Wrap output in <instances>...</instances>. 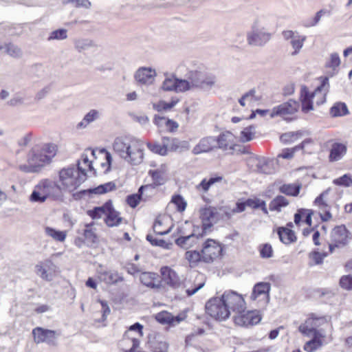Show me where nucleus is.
<instances>
[{
	"label": "nucleus",
	"instance_id": "f257e3e1",
	"mask_svg": "<svg viewBox=\"0 0 352 352\" xmlns=\"http://www.w3.org/2000/svg\"><path fill=\"white\" fill-rule=\"evenodd\" d=\"M114 151L123 160L132 165L140 164L144 157L141 142L131 137H119L115 139Z\"/></svg>",
	"mask_w": 352,
	"mask_h": 352
},
{
	"label": "nucleus",
	"instance_id": "f03ea898",
	"mask_svg": "<svg viewBox=\"0 0 352 352\" xmlns=\"http://www.w3.org/2000/svg\"><path fill=\"white\" fill-rule=\"evenodd\" d=\"M87 179L86 168L81 163L75 168L74 166L60 169L58 172V180L56 182L60 188V193L63 190L73 192L76 190Z\"/></svg>",
	"mask_w": 352,
	"mask_h": 352
},
{
	"label": "nucleus",
	"instance_id": "7ed1b4c3",
	"mask_svg": "<svg viewBox=\"0 0 352 352\" xmlns=\"http://www.w3.org/2000/svg\"><path fill=\"white\" fill-rule=\"evenodd\" d=\"M185 78L190 80L194 89L210 91L214 87L217 81L215 75L208 72L202 66L186 68Z\"/></svg>",
	"mask_w": 352,
	"mask_h": 352
},
{
	"label": "nucleus",
	"instance_id": "20e7f679",
	"mask_svg": "<svg viewBox=\"0 0 352 352\" xmlns=\"http://www.w3.org/2000/svg\"><path fill=\"white\" fill-rule=\"evenodd\" d=\"M60 197V188L56 182L48 179L41 180L34 188L30 196L32 202L43 203L47 198L57 199Z\"/></svg>",
	"mask_w": 352,
	"mask_h": 352
},
{
	"label": "nucleus",
	"instance_id": "39448f33",
	"mask_svg": "<svg viewBox=\"0 0 352 352\" xmlns=\"http://www.w3.org/2000/svg\"><path fill=\"white\" fill-rule=\"evenodd\" d=\"M26 161L27 164H20L18 167L19 170L25 173H38L50 164L38 144L34 146L28 151Z\"/></svg>",
	"mask_w": 352,
	"mask_h": 352
},
{
	"label": "nucleus",
	"instance_id": "423d86ee",
	"mask_svg": "<svg viewBox=\"0 0 352 352\" xmlns=\"http://www.w3.org/2000/svg\"><path fill=\"white\" fill-rule=\"evenodd\" d=\"M271 36V34L261 27L258 21L256 20L252 24V30L247 33V41L250 45L263 46L270 40Z\"/></svg>",
	"mask_w": 352,
	"mask_h": 352
},
{
	"label": "nucleus",
	"instance_id": "0eeeda50",
	"mask_svg": "<svg viewBox=\"0 0 352 352\" xmlns=\"http://www.w3.org/2000/svg\"><path fill=\"white\" fill-rule=\"evenodd\" d=\"M230 314L232 311L241 314L245 310V302L243 296L232 290L226 291L221 297Z\"/></svg>",
	"mask_w": 352,
	"mask_h": 352
},
{
	"label": "nucleus",
	"instance_id": "6e6552de",
	"mask_svg": "<svg viewBox=\"0 0 352 352\" xmlns=\"http://www.w3.org/2000/svg\"><path fill=\"white\" fill-rule=\"evenodd\" d=\"M205 308L206 313L216 320H224L230 316V312L221 298L210 299L206 302Z\"/></svg>",
	"mask_w": 352,
	"mask_h": 352
},
{
	"label": "nucleus",
	"instance_id": "1a4fd4ad",
	"mask_svg": "<svg viewBox=\"0 0 352 352\" xmlns=\"http://www.w3.org/2000/svg\"><path fill=\"white\" fill-rule=\"evenodd\" d=\"M32 333L36 344L45 342L52 346H56L58 344L57 338L60 333L56 331L37 327L33 329Z\"/></svg>",
	"mask_w": 352,
	"mask_h": 352
},
{
	"label": "nucleus",
	"instance_id": "9d476101",
	"mask_svg": "<svg viewBox=\"0 0 352 352\" xmlns=\"http://www.w3.org/2000/svg\"><path fill=\"white\" fill-rule=\"evenodd\" d=\"M223 248L221 245L212 239H208L201 249L202 261L211 263L218 258L222 253Z\"/></svg>",
	"mask_w": 352,
	"mask_h": 352
},
{
	"label": "nucleus",
	"instance_id": "9b49d317",
	"mask_svg": "<svg viewBox=\"0 0 352 352\" xmlns=\"http://www.w3.org/2000/svg\"><path fill=\"white\" fill-rule=\"evenodd\" d=\"M35 270L41 278L50 282L56 276L58 267L51 260L47 259L36 264Z\"/></svg>",
	"mask_w": 352,
	"mask_h": 352
},
{
	"label": "nucleus",
	"instance_id": "f8f14e48",
	"mask_svg": "<svg viewBox=\"0 0 352 352\" xmlns=\"http://www.w3.org/2000/svg\"><path fill=\"white\" fill-rule=\"evenodd\" d=\"M282 35L285 41L289 42L293 49V52L291 54L292 56L298 54L306 41V36L301 35L297 31L293 30H284L282 32Z\"/></svg>",
	"mask_w": 352,
	"mask_h": 352
},
{
	"label": "nucleus",
	"instance_id": "ddd939ff",
	"mask_svg": "<svg viewBox=\"0 0 352 352\" xmlns=\"http://www.w3.org/2000/svg\"><path fill=\"white\" fill-rule=\"evenodd\" d=\"M201 218L202 221V232L206 234L208 230L216 223L220 218V214L217 208L208 207L201 210Z\"/></svg>",
	"mask_w": 352,
	"mask_h": 352
},
{
	"label": "nucleus",
	"instance_id": "4468645a",
	"mask_svg": "<svg viewBox=\"0 0 352 352\" xmlns=\"http://www.w3.org/2000/svg\"><path fill=\"white\" fill-rule=\"evenodd\" d=\"M299 109L298 102L294 100H289L276 107H274L270 111V117L275 116L285 117L288 115H292L298 111Z\"/></svg>",
	"mask_w": 352,
	"mask_h": 352
},
{
	"label": "nucleus",
	"instance_id": "2eb2a0df",
	"mask_svg": "<svg viewBox=\"0 0 352 352\" xmlns=\"http://www.w3.org/2000/svg\"><path fill=\"white\" fill-rule=\"evenodd\" d=\"M234 317V323L242 327H248L258 324L261 318L256 311H248L236 314Z\"/></svg>",
	"mask_w": 352,
	"mask_h": 352
},
{
	"label": "nucleus",
	"instance_id": "dca6fc26",
	"mask_svg": "<svg viewBox=\"0 0 352 352\" xmlns=\"http://www.w3.org/2000/svg\"><path fill=\"white\" fill-rule=\"evenodd\" d=\"M157 74L155 69L151 67H140L135 75V80L142 85H150L153 83Z\"/></svg>",
	"mask_w": 352,
	"mask_h": 352
},
{
	"label": "nucleus",
	"instance_id": "f3484780",
	"mask_svg": "<svg viewBox=\"0 0 352 352\" xmlns=\"http://www.w3.org/2000/svg\"><path fill=\"white\" fill-rule=\"evenodd\" d=\"M349 231L345 226L335 227L331 232V241L335 243L337 248L345 246L348 243Z\"/></svg>",
	"mask_w": 352,
	"mask_h": 352
},
{
	"label": "nucleus",
	"instance_id": "a211bd4d",
	"mask_svg": "<svg viewBox=\"0 0 352 352\" xmlns=\"http://www.w3.org/2000/svg\"><path fill=\"white\" fill-rule=\"evenodd\" d=\"M205 234L203 232L201 233L192 232L188 236L176 238L175 243L179 248L188 250L195 246Z\"/></svg>",
	"mask_w": 352,
	"mask_h": 352
},
{
	"label": "nucleus",
	"instance_id": "6ab92c4d",
	"mask_svg": "<svg viewBox=\"0 0 352 352\" xmlns=\"http://www.w3.org/2000/svg\"><path fill=\"white\" fill-rule=\"evenodd\" d=\"M162 280L173 288H177L181 285V280L177 274L170 267L164 266L160 269Z\"/></svg>",
	"mask_w": 352,
	"mask_h": 352
},
{
	"label": "nucleus",
	"instance_id": "aec40b11",
	"mask_svg": "<svg viewBox=\"0 0 352 352\" xmlns=\"http://www.w3.org/2000/svg\"><path fill=\"white\" fill-rule=\"evenodd\" d=\"M215 148H217L216 138L208 136L201 138L193 148L192 152L195 155H199L202 153L210 152Z\"/></svg>",
	"mask_w": 352,
	"mask_h": 352
},
{
	"label": "nucleus",
	"instance_id": "412c9836",
	"mask_svg": "<svg viewBox=\"0 0 352 352\" xmlns=\"http://www.w3.org/2000/svg\"><path fill=\"white\" fill-rule=\"evenodd\" d=\"M324 322V318H309L299 326L298 331L304 336L310 337L312 331L318 329L322 324V322Z\"/></svg>",
	"mask_w": 352,
	"mask_h": 352
},
{
	"label": "nucleus",
	"instance_id": "4be33fe9",
	"mask_svg": "<svg viewBox=\"0 0 352 352\" xmlns=\"http://www.w3.org/2000/svg\"><path fill=\"white\" fill-rule=\"evenodd\" d=\"M216 140L217 148L223 151L234 150V146H236L235 137L230 131L221 133L217 138H216Z\"/></svg>",
	"mask_w": 352,
	"mask_h": 352
},
{
	"label": "nucleus",
	"instance_id": "5701e85b",
	"mask_svg": "<svg viewBox=\"0 0 352 352\" xmlns=\"http://www.w3.org/2000/svg\"><path fill=\"white\" fill-rule=\"evenodd\" d=\"M99 277L102 281L108 285H116L124 280L122 274L112 270L100 272Z\"/></svg>",
	"mask_w": 352,
	"mask_h": 352
},
{
	"label": "nucleus",
	"instance_id": "b1692460",
	"mask_svg": "<svg viewBox=\"0 0 352 352\" xmlns=\"http://www.w3.org/2000/svg\"><path fill=\"white\" fill-rule=\"evenodd\" d=\"M270 291V285L267 283H258L253 288L251 295L252 300L260 298L262 300H269V292Z\"/></svg>",
	"mask_w": 352,
	"mask_h": 352
},
{
	"label": "nucleus",
	"instance_id": "393cba45",
	"mask_svg": "<svg viewBox=\"0 0 352 352\" xmlns=\"http://www.w3.org/2000/svg\"><path fill=\"white\" fill-rule=\"evenodd\" d=\"M140 280L144 285L152 289L160 288L161 286L156 273L142 272L140 275Z\"/></svg>",
	"mask_w": 352,
	"mask_h": 352
},
{
	"label": "nucleus",
	"instance_id": "a878e982",
	"mask_svg": "<svg viewBox=\"0 0 352 352\" xmlns=\"http://www.w3.org/2000/svg\"><path fill=\"white\" fill-rule=\"evenodd\" d=\"M167 171V166L166 164H162L155 170H150L148 175L152 177L153 182L155 185L162 186L166 181V175Z\"/></svg>",
	"mask_w": 352,
	"mask_h": 352
},
{
	"label": "nucleus",
	"instance_id": "bb28decb",
	"mask_svg": "<svg viewBox=\"0 0 352 352\" xmlns=\"http://www.w3.org/2000/svg\"><path fill=\"white\" fill-rule=\"evenodd\" d=\"M346 153V146L342 144L336 142L331 146L329 154V161L336 162L340 160Z\"/></svg>",
	"mask_w": 352,
	"mask_h": 352
},
{
	"label": "nucleus",
	"instance_id": "cd10ccee",
	"mask_svg": "<svg viewBox=\"0 0 352 352\" xmlns=\"http://www.w3.org/2000/svg\"><path fill=\"white\" fill-rule=\"evenodd\" d=\"M170 141V138L167 137H164L162 138V144H160L157 142L154 143H147V147L148 149L154 153L159 154L160 155H166L168 151V143Z\"/></svg>",
	"mask_w": 352,
	"mask_h": 352
},
{
	"label": "nucleus",
	"instance_id": "c85d7f7f",
	"mask_svg": "<svg viewBox=\"0 0 352 352\" xmlns=\"http://www.w3.org/2000/svg\"><path fill=\"white\" fill-rule=\"evenodd\" d=\"M148 344L153 352H167L168 348V344L160 336L149 338Z\"/></svg>",
	"mask_w": 352,
	"mask_h": 352
},
{
	"label": "nucleus",
	"instance_id": "c756f323",
	"mask_svg": "<svg viewBox=\"0 0 352 352\" xmlns=\"http://www.w3.org/2000/svg\"><path fill=\"white\" fill-rule=\"evenodd\" d=\"M119 212L116 211L111 203V206L109 209H107L106 213V218L104 219L106 224L109 227H114L120 225L122 221V218L120 217Z\"/></svg>",
	"mask_w": 352,
	"mask_h": 352
},
{
	"label": "nucleus",
	"instance_id": "7c9ffc66",
	"mask_svg": "<svg viewBox=\"0 0 352 352\" xmlns=\"http://www.w3.org/2000/svg\"><path fill=\"white\" fill-rule=\"evenodd\" d=\"M154 182L151 184L144 185L139 188L138 192L140 193L142 201H149L155 195H156L157 190V187Z\"/></svg>",
	"mask_w": 352,
	"mask_h": 352
},
{
	"label": "nucleus",
	"instance_id": "2f4dec72",
	"mask_svg": "<svg viewBox=\"0 0 352 352\" xmlns=\"http://www.w3.org/2000/svg\"><path fill=\"white\" fill-rule=\"evenodd\" d=\"M100 117V113L97 109H91L87 112L83 119L77 124L78 129H85L89 124L98 120Z\"/></svg>",
	"mask_w": 352,
	"mask_h": 352
},
{
	"label": "nucleus",
	"instance_id": "473e14b6",
	"mask_svg": "<svg viewBox=\"0 0 352 352\" xmlns=\"http://www.w3.org/2000/svg\"><path fill=\"white\" fill-rule=\"evenodd\" d=\"M278 234L280 240L285 244H290L296 239L294 232L286 228H279L278 229Z\"/></svg>",
	"mask_w": 352,
	"mask_h": 352
},
{
	"label": "nucleus",
	"instance_id": "72a5a7b5",
	"mask_svg": "<svg viewBox=\"0 0 352 352\" xmlns=\"http://www.w3.org/2000/svg\"><path fill=\"white\" fill-rule=\"evenodd\" d=\"M314 96L310 94L305 87L302 89L301 91V102L302 111L307 113L313 109V102L311 98Z\"/></svg>",
	"mask_w": 352,
	"mask_h": 352
},
{
	"label": "nucleus",
	"instance_id": "f704fd0d",
	"mask_svg": "<svg viewBox=\"0 0 352 352\" xmlns=\"http://www.w3.org/2000/svg\"><path fill=\"white\" fill-rule=\"evenodd\" d=\"M74 44L76 50L78 52H82L96 46L94 41L86 38H76L74 41Z\"/></svg>",
	"mask_w": 352,
	"mask_h": 352
},
{
	"label": "nucleus",
	"instance_id": "c9c22d12",
	"mask_svg": "<svg viewBox=\"0 0 352 352\" xmlns=\"http://www.w3.org/2000/svg\"><path fill=\"white\" fill-rule=\"evenodd\" d=\"M310 143H311V140L306 139L300 144L295 146L294 148L284 149L281 153L278 155V157H281L283 159H291L293 157L294 153L296 151L303 149L306 144Z\"/></svg>",
	"mask_w": 352,
	"mask_h": 352
},
{
	"label": "nucleus",
	"instance_id": "e433bc0d",
	"mask_svg": "<svg viewBox=\"0 0 352 352\" xmlns=\"http://www.w3.org/2000/svg\"><path fill=\"white\" fill-rule=\"evenodd\" d=\"M111 206V201H107L102 206L95 207L93 210H89L87 213L93 219H100L106 214L107 209Z\"/></svg>",
	"mask_w": 352,
	"mask_h": 352
},
{
	"label": "nucleus",
	"instance_id": "4c0bfd02",
	"mask_svg": "<svg viewBox=\"0 0 352 352\" xmlns=\"http://www.w3.org/2000/svg\"><path fill=\"white\" fill-rule=\"evenodd\" d=\"M192 232H197V230L193 224L188 221H186L184 223L179 226L176 230V234L178 237L188 236V234H190Z\"/></svg>",
	"mask_w": 352,
	"mask_h": 352
},
{
	"label": "nucleus",
	"instance_id": "58836bf2",
	"mask_svg": "<svg viewBox=\"0 0 352 352\" xmlns=\"http://www.w3.org/2000/svg\"><path fill=\"white\" fill-rule=\"evenodd\" d=\"M289 204V201L282 195H278L270 203L269 208L272 211H280L281 208Z\"/></svg>",
	"mask_w": 352,
	"mask_h": 352
},
{
	"label": "nucleus",
	"instance_id": "ea45409f",
	"mask_svg": "<svg viewBox=\"0 0 352 352\" xmlns=\"http://www.w3.org/2000/svg\"><path fill=\"white\" fill-rule=\"evenodd\" d=\"M40 148L44 155L46 156L49 163H50L52 158L56 155L58 149L57 145L54 143H47L40 145Z\"/></svg>",
	"mask_w": 352,
	"mask_h": 352
},
{
	"label": "nucleus",
	"instance_id": "a19ab883",
	"mask_svg": "<svg viewBox=\"0 0 352 352\" xmlns=\"http://www.w3.org/2000/svg\"><path fill=\"white\" fill-rule=\"evenodd\" d=\"M300 188L301 185L300 184H288L280 186L279 191L283 194L295 197L299 194Z\"/></svg>",
	"mask_w": 352,
	"mask_h": 352
},
{
	"label": "nucleus",
	"instance_id": "79ce46f5",
	"mask_svg": "<svg viewBox=\"0 0 352 352\" xmlns=\"http://www.w3.org/2000/svg\"><path fill=\"white\" fill-rule=\"evenodd\" d=\"M96 151L94 150H91L90 148L87 149L80 157V159L78 161L77 165L79 163H81L82 167L86 168L87 170H94L92 166V162L89 159V154L91 155L94 157Z\"/></svg>",
	"mask_w": 352,
	"mask_h": 352
},
{
	"label": "nucleus",
	"instance_id": "37998d69",
	"mask_svg": "<svg viewBox=\"0 0 352 352\" xmlns=\"http://www.w3.org/2000/svg\"><path fill=\"white\" fill-rule=\"evenodd\" d=\"M271 165L272 162L265 158L258 159L256 164V171L263 174H271L273 173Z\"/></svg>",
	"mask_w": 352,
	"mask_h": 352
},
{
	"label": "nucleus",
	"instance_id": "c03bdc74",
	"mask_svg": "<svg viewBox=\"0 0 352 352\" xmlns=\"http://www.w3.org/2000/svg\"><path fill=\"white\" fill-rule=\"evenodd\" d=\"M45 232L47 236L59 242H63L67 236V232L65 231L56 230L50 227H45Z\"/></svg>",
	"mask_w": 352,
	"mask_h": 352
},
{
	"label": "nucleus",
	"instance_id": "a18cd8bd",
	"mask_svg": "<svg viewBox=\"0 0 352 352\" xmlns=\"http://www.w3.org/2000/svg\"><path fill=\"white\" fill-rule=\"evenodd\" d=\"M330 113L333 117L343 116L349 113V110L344 103L338 102L331 108Z\"/></svg>",
	"mask_w": 352,
	"mask_h": 352
},
{
	"label": "nucleus",
	"instance_id": "49530a36",
	"mask_svg": "<svg viewBox=\"0 0 352 352\" xmlns=\"http://www.w3.org/2000/svg\"><path fill=\"white\" fill-rule=\"evenodd\" d=\"M176 82L175 92H185L194 89L190 80H188L186 78L184 79L177 78Z\"/></svg>",
	"mask_w": 352,
	"mask_h": 352
},
{
	"label": "nucleus",
	"instance_id": "de8ad7c7",
	"mask_svg": "<svg viewBox=\"0 0 352 352\" xmlns=\"http://www.w3.org/2000/svg\"><path fill=\"white\" fill-rule=\"evenodd\" d=\"M116 188V184L113 182H107L101 184L96 188L89 190V192L94 194H104L115 190Z\"/></svg>",
	"mask_w": 352,
	"mask_h": 352
},
{
	"label": "nucleus",
	"instance_id": "09e8293b",
	"mask_svg": "<svg viewBox=\"0 0 352 352\" xmlns=\"http://www.w3.org/2000/svg\"><path fill=\"white\" fill-rule=\"evenodd\" d=\"M327 256L326 252H320L318 251H313L309 254L310 259V265H320L323 263L324 258Z\"/></svg>",
	"mask_w": 352,
	"mask_h": 352
},
{
	"label": "nucleus",
	"instance_id": "8fccbe9b",
	"mask_svg": "<svg viewBox=\"0 0 352 352\" xmlns=\"http://www.w3.org/2000/svg\"><path fill=\"white\" fill-rule=\"evenodd\" d=\"M329 192L330 188H328L323 191L319 196L316 198L314 204L318 206L320 210H324L329 208L327 200L326 199V197L329 195Z\"/></svg>",
	"mask_w": 352,
	"mask_h": 352
},
{
	"label": "nucleus",
	"instance_id": "3c124183",
	"mask_svg": "<svg viewBox=\"0 0 352 352\" xmlns=\"http://www.w3.org/2000/svg\"><path fill=\"white\" fill-rule=\"evenodd\" d=\"M205 285V280L202 276H198L196 277L194 286L192 288H188L186 290L188 296H191L201 289Z\"/></svg>",
	"mask_w": 352,
	"mask_h": 352
},
{
	"label": "nucleus",
	"instance_id": "603ef678",
	"mask_svg": "<svg viewBox=\"0 0 352 352\" xmlns=\"http://www.w3.org/2000/svg\"><path fill=\"white\" fill-rule=\"evenodd\" d=\"M327 12L325 10H319L318 12H316V15L314 17L306 19L303 22V25L305 28H310L316 25L320 21L322 16H323Z\"/></svg>",
	"mask_w": 352,
	"mask_h": 352
},
{
	"label": "nucleus",
	"instance_id": "864d4df0",
	"mask_svg": "<svg viewBox=\"0 0 352 352\" xmlns=\"http://www.w3.org/2000/svg\"><path fill=\"white\" fill-rule=\"evenodd\" d=\"M92 223L85 225V229L83 232V235L87 243L93 244L97 241V236L95 232L91 228Z\"/></svg>",
	"mask_w": 352,
	"mask_h": 352
},
{
	"label": "nucleus",
	"instance_id": "5fc2aeb1",
	"mask_svg": "<svg viewBox=\"0 0 352 352\" xmlns=\"http://www.w3.org/2000/svg\"><path fill=\"white\" fill-rule=\"evenodd\" d=\"M185 258L190 263L196 264L202 261V252H199L196 250L186 251L185 253Z\"/></svg>",
	"mask_w": 352,
	"mask_h": 352
},
{
	"label": "nucleus",
	"instance_id": "6e6d98bb",
	"mask_svg": "<svg viewBox=\"0 0 352 352\" xmlns=\"http://www.w3.org/2000/svg\"><path fill=\"white\" fill-rule=\"evenodd\" d=\"M6 52L13 58H20L22 56V51L17 45L9 43L4 45Z\"/></svg>",
	"mask_w": 352,
	"mask_h": 352
},
{
	"label": "nucleus",
	"instance_id": "4d7b16f0",
	"mask_svg": "<svg viewBox=\"0 0 352 352\" xmlns=\"http://www.w3.org/2000/svg\"><path fill=\"white\" fill-rule=\"evenodd\" d=\"M67 38V30L66 29H58L52 31L48 38L47 41H51L54 40L62 41Z\"/></svg>",
	"mask_w": 352,
	"mask_h": 352
},
{
	"label": "nucleus",
	"instance_id": "13d9d810",
	"mask_svg": "<svg viewBox=\"0 0 352 352\" xmlns=\"http://www.w3.org/2000/svg\"><path fill=\"white\" fill-rule=\"evenodd\" d=\"M322 345L323 340H316L311 339L305 344L303 349L307 352H315L316 351L321 348Z\"/></svg>",
	"mask_w": 352,
	"mask_h": 352
},
{
	"label": "nucleus",
	"instance_id": "bf43d9fd",
	"mask_svg": "<svg viewBox=\"0 0 352 352\" xmlns=\"http://www.w3.org/2000/svg\"><path fill=\"white\" fill-rule=\"evenodd\" d=\"M127 333H128L126 332L124 334V338L121 341L120 344L124 345L126 344H131V347L129 349H125L124 352H135V349L137 347H138L140 342H139L138 339L135 338H126Z\"/></svg>",
	"mask_w": 352,
	"mask_h": 352
},
{
	"label": "nucleus",
	"instance_id": "052dcab7",
	"mask_svg": "<svg viewBox=\"0 0 352 352\" xmlns=\"http://www.w3.org/2000/svg\"><path fill=\"white\" fill-rule=\"evenodd\" d=\"M255 127L250 126L241 131V140L243 142H246L252 140L254 136Z\"/></svg>",
	"mask_w": 352,
	"mask_h": 352
},
{
	"label": "nucleus",
	"instance_id": "680f3d73",
	"mask_svg": "<svg viewBox=\"0 0 352 352\" xmlns=\"http://www.w3.org/2000/svg\"><path fill=\"white\" fill-rule=\"evenodd\" d=\"M177 101L166 102L165 101L160 100L157 103H153V108L159 112L162 111H168L172 109L177 104Z\"/></svg>",
	"mask_w": 352,
	"mask_h": 352
},
{
	"label": "nucleus",
	"instance_id": "e2e57ef3",
	"mask_svg": "<svg viewBox=\"0 0 352 352\" xmlns=\"http://www.w3.org/2000/svg\"><path fill=\"white\" fill-rule=\"evenodd\" d=\"M176 78H177L167 76L162 82V89L166 91H175Z\"/></svg>",
	"mask_w": 352,
	"mask_h": 352
},
{
	"label": "nucleus",
	"instance_id": "0e129e2a",
	"mask_svg": "<svg viewBox=\"0 0 352 352\" xmlns=\"http://www.w3.org/2000/svg\"><path fill=\"white\" fill-rule=\"evenodd\" d=\"M333 183L337 186L350 187L352 186V178L349 174H344L340 177L335 179Z\"/></svg>",
	"mask_w": 352,
	"mask_h": 352
},
{
	"label": "nucleus",
	"instance_id": "69168bd1",
	"mask_svg": "<svg viewBox=\"0 0 352 352\" xmlns=\"http://www.w3.org/2000/svg\"><path fill=\"white\" fill-rule=\"evenodd\" d=\"M146 239L148 241L153 245L162 247L166 249H169L170 246L172 245L171 243H167L163 239H158L154 237L151 234H147Z\"/></svg>",
	"mask_w": 352,
	"mask_h": 352
},
{
	"label": "nucleus",
	"instance_id": "338daca9",
	"mask_svg": "<svg viewBox=\"0 0 352 352\" xmlns=\"http://www.w3.org/2000/svg\"><path fill=\"white\" fill-rule=\"evenodd\" d=\"M220 180H221V177H210L209 179H204L197 186V188H201L204 192H206L212 184Z\"/></svg>",
	"mask_w": 352,
	"mask_h": 352
},
{
	"label": "nucleus",
	"instance_id": "774afa93",
	"mask_svg": "<svg viewBox=\"0 0 352 352\" xmlns=\"http://www.w3.org/2000/svg\"><path fill=\"white\" fill-rule=\"evenodd\" d=\"M340 285L346 290H352V276L345 275L340 279Z\"/></svg>",
	"mask_w": 352,
	"mask_h": 352
}]
</instances>
